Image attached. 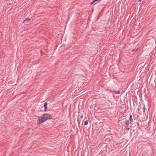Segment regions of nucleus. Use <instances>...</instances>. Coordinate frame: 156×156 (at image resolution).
Wrapping results in <instances>:
<instances>
[{
    "label": "nucleus",
    "mask_w": 156,
    "mask_h": 156,
    "mask_svg": "<svg viewBox=\"0 0 156 156\" xmlns=\"http://www.w3.org/2000/svg\"><path fill=\"white\" fill-rule=\"evenodd\" d=\"M125 129L127 131H128L129 129V128L127 127H125Z\"/></svg>",
    "instance_id": "obj_10"
},
{
    "label": "nucleus",
    "mask_w": 156,
    "mask_h": 156,
    "mask_svg": "<svg viewBox=\"0 0 156 156\" xmlns=\"http://www.w3.org/2000/svg\"><path fill=\"white\" fill-rule=\"evenodd\" d=\"M88 122L87 120H86L84 122V125H87L88 124Z\"/></svg>",
    "instance_id": "obj_7"
},
{
    "label": "nucleus",
    "mask_w": 156,
    "mask_h": 156,
    "mask_svg": "<svg viewBox=\"0 0 156 156\" xmlns=\"http://www.w3.org/2000/svg\"><path fill=\"white\" fill-rule=\"evenodd\" d=\"M80 118H81V119H82V118H83V115H81V116H80Z\"/></svg>",
    "instance_id": "obj_11"
},
{
    "label": "nucleus",
    "mask_w": 156,
    "mask_h": 156,
    "mask_svg": "<svg viewBox=\"0 0 156 156\" xmlns=\"http://www.w3.org/2000/svg\"><path fill=\"white\" fill-rule=\"evenodd\" d=\"M47 102L44 103V111L45 112L47 110Z\"/></svg>",
    "instance_id": "obj_2"
},
{
    "label": "nucleus",
    "mask_w": 156,
    "mask_h": 156,
    "mask_svg": "<svg viewBox=\"0 0 156 156\" xmlns=\"http://www.w3.org/2000/svg\"><path fill=\"white\" fill-rule=\"evenodd\" d=\"M135 51V50H133V51Z\"/></svg>",
    "instance_id": "obj_13"
},
{
    "label": "nucleus",
    "mask_w": 156,
    "mask_h": 156,
    "mask_svg": "<svg viewBox=\"0 0 156 156\" xmlns=\"http://www.w3.org/2000/svg\"><path fill=\"white\" fill-rule=\"evenodd\" d=\"M125 123L126 126H129V120H127L125 122Z\"/></svg>",
    "instance_id": "obj_4"
},
{
    "label": "nucleus",
    "mask_w": 156,
    "mask_h": 156,
    "mask_svg": "<svg viewBox=\"0 0 156 156\" xmlns=\"http://www.w3.org/2000/svg\"><path fill=\"white\" fill-rule=\"evenodd\" d=\"M99 0H93L92 2H91V4H93L94 2L96 1H99Z\"/></svg>",
    "instance_id": "obj_9"
},
{
    "label": "nucleus",
    "mask_w": 156,
    "mask_h": 156,
    "mask_svg": "<svg viewBox=\"0 0 156 156\" xmlns=\"http://www.w3.org/2000/svg\"><path fill=\"white\" fill-rule=\"evenodd\" d=\"M142 0H139V1L141 2Z\"/></svg>",
    "instance_id": "obj_12"
},
{
    "label": "nucleus",
    "mask_w": 156,
    "mask_h": 156,
    "mask_svg": "<svg viewBox=\"0 0 156 156\" xmlns=\"http://www.w3.org/2000/svg\"><path fill=\"white\" fill-rule=\"evenodd\" d=\"M113 92L115 93V94H119L120 93V91H116L115 90H114Z\"/></svg>",
    "instance_id": "obj_6"
},
{
    "label": "nucleus",
    "mask_w": 156,
    "mask_h": 156,
    "mask_svg": "<svg viewBox=\"0 0 156 156\" xmlns=\"http://www.w3.org/2000/svg\"><path fill=\"white\" fill-rule=\"evenodd\" d=\"M143 112L144 113H145V106L144 104H143Z\"/></svg>",
    "instance_id": "obj_5"
},
{
    "label": "nucleus",
    "mask_w": 156,
    "mask_h": 156,
    "mask_svg": "<svg viewBox=\"0 0 156 156\" xmlns=\"http://www.w3.org/2000/svg\"><path fill=\"white\" fill-rule=\"evenodd\" d=\"M30 20V19L28 17L26 19L24 20V21H29Z\"/></svg>",
    "instance_id": "obj_8"
},
{
    "label": "nucleus",
    "mask_w": 156,
    "mask_h": 156,
    "mask_svg": "<svg viewBox=\"0 0 156 156\" xmlns=\"http://www.w3.org/2000/svg\"><path fill=\"white\" fill-rule=\"evenodd\" d=\"M52 116L48 114H44L42 115V117L40 119L39 118L37 120V123L38 124L43 122L48 119H52Z\"/></svg>",
    "instance_id": "obj_1"
},
{
    "label": "nucleus",
    "mask_w": 156,
    "mask_h": 156,
    "mask_svg": "<svg viewBox=\"0 0 156 156\" xmlns=\"http://www.w3.org/2000/svg\"><path fill=\"white\" fill-rule=\"evenodd\" d=\"M129 119L130 121V122H132L133 121V120L132 117V115H130V116Z\"/></svg>",
    "instance_id": "obj_3"
}]
</instances>
